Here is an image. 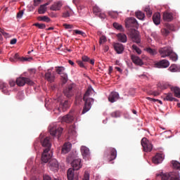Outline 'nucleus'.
I'll return each mask as SVG.
<instances>
[{"instance_id":"obj_1","label":"nucleus","mask_w":180,"mask_h":180,"mask_svg":"<svg viewBox=\"0 0 180 180\" xmlns=\"http://www.w3.org/2000/svg\"><path fill=\"white\" fill-rule=\"evenodd\" d=\"M92 87H88L87 91H86V94H84V96H83V101H84V107H83V111H82V114H85L91 108L92 103H94V100L89 96L93 94Z\"/></svg>"},{"instance_id":"obj_2","label":"nucleus","mask_w":180,"mask_h":180,"mask_svg":"<svg viewBox=\"0 0 180 180\" xmlns=\"http://www.w3.org/2000/svg\"><path fill=\"white\" fill-rule=\"evenodd\" d=\"M41 143L42 146L45 148L44 152L41 154V158H52L53 153L52 152H50L51 148L50 138L46 137L45 139L41 140Z\"/></svg>"},{"instance_id":"obj_3","label":"nucleus","mask_w":180,"mask_h":180,"mask_svg":"<svg viewBox=\"0 0 180 180\" xmlns=\"http://www.w3.org/2000/svg\"><path fill=\"white\" fill-rule=\"evenodd\" d=\"M65 68L63 66H56V72L61 77V81L63 84H65L68 81L67 73H65Z\"/></svg>"},{"instance_id":"obj_4","label":"nucleus","mask_w":180,"mask_h":180,"mask_svg":"<svg viewBox=\"0 0 180 180\" xmlns=\"http://www.w3.org/2000/svg\"><path fill=\"white\" fill-rule=\"evenodd\" d=\"M42 162L46 164V162H49L50 168L52 171H58L59 168L58 162L56 159H49V158H43L41 159Z\"/></svg>"},{"instance_id":"obj_5","label":"nucleus","mask_w":180,"mask_h":180,"mask_svg":"<svg viewBox=\"0 0 180 180\" xmlns=\"http://www.w3.org/2000/svg\"><path fill=\"white\" fill-rule=\"evenodd\" d=\"M141 144L143 148V151L146 153H150L153 148V146L151 142L146 137L141 139Z\"/></svg>"},{"instance_id":"obj_6","label":"nucleus","mask_w":180,"mask_h":180,"mask_svg":"<svg viewBox=\"0 0 180 180\" xmlns=\"http://www.w3.org/2000/svg\"><path fill=\"white\" fill-rule=\"evenodd\" d=\"M77 92V86L75 84H69L64 90V94L68 97L70 98Z\"/></svg>"},{"instance_id":"obj_7","label":"nucleus","mask_w":180,"mask_h":180,"mask_svg":"<svg viewBox=\"0 0 180 180\" xmlns=\"http://www.w3.org/2000/svg\"><path fill=\"white\" fill-rule=\"evenodd\" d=\"M49 131L52 136H58V139H59L63 133V129L53 124L50 126Z\"/></svg>"},{"instance_id":"obj_8","label":"nucleus","mask_w":180,"mask_h":180,"mask_svg":"<svg viewBox=\"0 0 180 180\" xmlns=\"http://www.w3.org/2000/svg\"><path fill=\"white\" fill-rule=\"evenodd\" d=\"M15 82L18 86H23L25 84L33 86L34 84L30 79L27 77H19L16 79Z\"/></svg>"},{"instance_id":"obj_9","label":"nucleus","mask_w":180,"mask_h":180,"mask_svg":"<svg viewBox=\"0 0 180 180\" xmlns=\"http://www.w3.org/2000/svg\"><path fill=\"white\" fill-rule=\"evenodd\" d=\"M159 53L160 56L165 58L172 53V48L171 46H165L159 49Z\"/></svg>"},{"instance_id":"obj_10","label":"nucleus","mask_w":180,"mask_h":180,"mask_svg":"<svg viewBox=\"0 0 180 180\" xmlns=\"http://www.w3.org/2000/svg\"><path fill=\"white\" fill-rule=\"evenodd\" d=\"M162 180H179V174L165 173L160 175Z\"/></svg>"},{"instance_id":"obj_11","label":"nucleus","mask_w":180,"mask_h":180,"mask_svg":"<svg viewBox=\"0 0 180 180\" xmlns=\"http://www.w3.org/2000/svg\"><path fill=\"white\" fill-rule=\"evenodd\" d=\"M125 25L127 27H135L137 28L139 23L135 18H129L126 20Z\"/></svg>"},{"instance_id":"obj_12","label":"nucleus","mask_w":180,"mask_h":180,"mask_svg":"<svg viewBox=\"0 0 180 180\" xmlns=\"http://www.w3.org/2000/svg\"><path fill=\"white\" fill-rule=\"evenodd\" d=\"M67 175L68 180H79L78 173L75 172V169L73 168H69Z\"/></svg>"},{"instance_id":"obj_13","label":"nucleus","mask_w":180,"mask_h":180,"mask_svg":"<svg viewBox=\"0 0 180 180\" xmlns=\"http://www.w3.org/2000/svg\"><path fill=\"white\" fill-rule=\"evenodd\" d=\"M72 169L75 171L79 170L82 167V160L81 159H75L72 161Z\"/></svg>"},{"instance_id":"obj_14","label":"nucleus","mask_w":180,"mask_h":180,"mask_svg":"<svg viewBox=\"0 0 180 180\" xmlns=\"http://www.w3.org/2000/svg\"><path fill=\"white\" fill-rule=\"evenodd\" d=\"M70 108V103L68 101H65L64 103H60V107L55 110L56 113H57V111L59 112H65L67 110L68 108Z\"/></svg>"},{"instance_id":"obj_15","label":"nucleus","mask_w":180,"mask_h":180,"mask_svg":"<svg viewBox=\"0 0 180 180\" xmlns=\"http://www.w3.org/2000/svg\"><path fill=\"white\" fill-rule=\"evenodd\" d=\"M113 48L117 54H122L124 51V46L119 42L114 43Z\"/></svg>"},{"instance_id":"obj_16","label":"nucleus","mask_w":180,"mask_h":180,"mask_svg":"<svg viewBox=\"0 0 180 180\" xmlns=\"http://www.w3.org/2000/svg\"><path fill=\"white\" fill-rule=\"evenodd\" d=\"M155 65L158 68H167L169 67V62L167 60V59H162V60H160L157 63H155Z\"/></svg>"},{"instance_id":"obj_17","label":"nucleus","mask_w":180,"mask_h":180,"mask_svg":"<svg viewBox=\"0 0 180 180\" xmlns=\"http://www.w3.org/2000/svg\"><path fill=\"white\" fill-rule=\"evenodd\" d=\"M131 60L136 65L142 66L144 65L142 59L139 56H136V55H131Z\"/></svg>"},{"instance_id":"obj_18","label":"nucleus","mask_w":180,"mask_h":180,"mask_svg":"<svg viewBox=\"0 0 180 180\" xmlns=\"http://www.w3.org/2000/svg\"><path fill=\"white\" fill-rule=\"evenodd\" d=\"M74 120L75 117L72 112H69L68 115H66L62 117V122L67 123H71L74 121Z\"/></svg>"},{"instance_id":"obj_19","label":"nucleus","mask_w":180,"mask_h":180,"mask_svg":"<svg viewBox=\"0 0 180 180\" xmlns=\"http://www.w3.org/2000/svg\"><path fill=\"white\" fill-rule=\"evenodd\" d=\"M120 98V95L117 92H111L110 94L108 96V101L110 103H115Z\"/></svg>"},{"instance_id":"obj_20","label":"nucleus","mask_w":180,"mask_h":180,"mask_svg":"<svg viewBox=\"0 0 180 180\" xmlns=\"http://www.w3.org/2000/svg\"><path fill=\"white\" fill-rule=\"evenodd\" d=\"M153 21L155 25H159L161 23V14L155 13L153 15Z\"/></svg>"},{"instance_id":"obj_21","label":"nucleus","mask_w":180,"mask_h":180,"mask_svg":"<svg viewBox=\"0 0 180 180\" xmlns=\"http://www.w3.org/2000/svg\"><path fill=\"white\" fill-rule=\"evenodd\" d=\"M131 39L136 44H140L141 43V39L140 36L138 32L134 31V32L131 33Z\"/></svg>"},{"instance_id":"obj_22","label":"nucleus","mask_w":180,"mask_h":180,"mask_svg":"<svg viewBox=\"0 0 180 180\" xmlns=\"http://www.w3.org/2000/svg\"><path fill=\"white\" fill-rule=\"evenodd\" d=\"M72 144L70 142L65 143L62 148V154H68L70 153Z\"/></svg>"},{"instance_id":"obj_23","label":"nucleus","mask_w":180,"mask_h":180,"mask_svg":"<svg viewBox=\"0 0 180 180\" xmlns=\"http://www.w3.org/2000/svg\"><path fill=\"white\" fill-rule=\"evenodd\" d=\"M80 151L82 153V155H83V157H90V150L89 149V148L86 147V146H82L80 148Z\"/></svg>"},{"instance_id":"obj_24","label":"nucleus","mask_w":180,"mask_h":180,"mask_svg":"<svg viewBox=\"0 0 180 180\" xmlns=\"http://www.w3.org/2000/svg\"><path fill=\"white\" fill-rule=\"evenodd\" d=\"M163 20L166 22H171L174 20V16L172 15V13L165 12L163 13Z\"/></svg>"},{"instance_id":"obj_25","label":"nucleus","mask_w":180,"mask_h":180,"mask_svg":"<svg viewBox=\"0 0 180 180\" xmlns=\"http://www.w3.org/2000/svg\"><path fill=\"white\" fill-rule=\"evenodd\" d=\"M13 57L15 61L25 62V61H30L31 60H32V58H23V56L20 58V56L18 53H16Z\"/></svg>"},{"instance_id":"obj_26","label":"nucleus","mask_w":180,"mask_h":180,"mask_svg":"<svg viewBox=\"0 0 180 180\" xmlns=\"http://www.w3.org/2000/svg\"><path fill=\"white\" fill-rule=\"evenodd\" d=\"M45 79L48 82L52 83L55 81L56 77L53 73H51V72H46L45 74Z\"/></svg>"},{"instance_id":"obj_27","label":"nucleus","mask_w":180,"mask_h":180,"mask_svg":"<svg viewBox=\"0 0 180 180\" xmlns=\"http://www.w3.org/2000/svg\"><path fill=\"white\" fill-rule=\"evenodd\" d=\"M62 2L61 1H58L54 3L51 7V10L53 11H60L61 7H62Z\"/></svg>"},{"instance_id":"obj_28","label":"nucleus","mask_w":180,"mask_h":180,"mask_svg":"<svg viewBox=\"0 0 180 180\" xmlns=\"http://www.w3.org/2000/svg\"><path fill=\"white\" fill-rule=\"evenodd\" d=\"M117 37L119 41L126 43L127 41V36L124 33H118Z\"/></svg>"},{"instance_id":"obj_29","label":"nucleus","mask_w":180,"mask_h":180,"mask_svg":"<svg viewBox=\"0 0 180 180\" xmlns=\"http://www.w3.org/2000/svg\"><path fill=\"white\" fill-rule=\"evenodd\" d=\"M49 3H46L43 5H41L38 10L39 14H40V15L44 14L47 11L46 6H49Z\"/></svg>"},{"instance_id":"obj_30","label":"nucleus","mask_w":180,"mask_h":180,"mask_svg":"<svg viewBox=\"0 0 180 180\" xmlns=\"http://www.w3.org/2000/svg\"><path fill=\"white\" fill-rule=\"evenodd\" d=\"M135 16L137 19L140 20H144L146 18L145 13L141 11H136Z\"/></svg>"},{"instance_id":"obj_31","label":"nucleus","mask_w":180,"mask_h":180,"mask_svg":"<svg viewBox=\"0 0 180 180\" xmlns=\"http://www.w3.org/2000/svg\"><path fill=\"white\" fill-rule=\"evenodd\" d=\"M146 51L152 56L158 54V50H156L155 49H152L151 47L146 48Z\"/></svg>"},{"instance_id":"obj_32","label":"nucleus","mask_w":180,"mask_h":180,"mask_svg":"<svg viewBox=\"0 0 180 180\" xmlns=\"http://www.w3.org/2000/svg\"><path fill=\"white\" fill-rule=\"evenodd\" d=\"M7 87H8V85L6 84L5 83L0 84V89L1 90V91L6 95H9V92L7 90Z\"/></svg>"},{"instance_id":"obj_33","label":"nucleus","mask_w":180,"mask_h":180,"mask_svg":"<svg viewBox=\"0 0 180 180\" xmlns=\"http://www.w3.org/2000/svg\"><path fill=\"white\" fill-rule=\"evenodd\" d=\"M144 12L146 13V15L148 18H151L153 15V11L151 10V8L149 6H146L144 8Z\"/></svg>"},{"instance_id":"obj_34","label":"nucleus","mask_w":180,"mask_h":180,"mask_svg":"<svg viewBox=\"0 0 180 180\" xmlns=\"http://www.w3.org/2000/svg\"><path fill=\"white\" fill-rule=\"evenodd\" d=\"M68 133H69V136H75L77 132L75 131V126L74 124L73 125H70V127H69Z\"/></svg>"},{"instance_id":"obj_35","label":"nucleus","mask_w":180,"mask_h":180,"mask_svg":"<svg viewBox=\"0 0 180 180\" xmlns=\"http://www.w3.org/2000/svg\"><path fill=\"white\" fill-rule=\"evenodd\" d=\"M112 26L117 30H119L120 32L124 31L123 26L118 22H113Z\"/></svg>"},{"instance_id":"obj_36","label":"nucleus","mask_w":180,"mask_h":180,"mask_svg":"<svg viewBox=\"0 0 180 180\" xmlns=\"http://www.w3.org/2000/svg\"><path fill=\"white\" fill-rule=\"evenodd\" d=\"M109 151H110V157L112 158H117V152L115 148H109Z\"/></svg>"},{"instance_id":"obj_37","label":"nucleus","mask_w":180,"mask_h":180,"mask_svg":"<svg viewBox=\"0 0 180 180\" xmlns=\"http://www.w3.org/2000/svg\"><path fill=\"white\" fill-rule=\"evenodd\" d=\"M164 101H176V99L173 97L172 94H167L166 97L164 98Z\"/></svg>"},{"instance_id":"obj_38","label":"nucleus","mask_w":180,"mask_h":180,"mask_svg":"<svg viewBox=\"0 0 180 180\" xmlns=\"http://www.w3.org/2000/svg\"><path fill=\"white\" fill-rule=\"evenodd\" d=\"M172 165L173 169L180 170V163L176 160L172 161Z\"/></svg>"},{"instance_id":"obj_39","label":"nucleus","mask_w":180,"mask_h":180,"mask_svg":"<svg viewBox=\"0 0 180 180\" xmlns=\"http://www.w3.org/2000/svg\"><path fill=\"white\" fill-rule=\"evenodd\" d=\"M38 20L39 21H43V22H49L51 21V19L46 15L39 16Z\"/></svg>"},{"instance_id":"obj_40","label":"nucleus","mask_w":180,"mask_h":180,"mask_svg":"<svg viewBox=\"0 0 180 180\" xmlns=\"http://www.w3.org/2000/svg\"><path fill=\"white\" fill-rule=\"evenodd\" d=\"M172 91H174V96L177 98L180 97V89L178 87L172 88Z\"/></svg>"},{"instance_id":"obj_41","label":"nucleus","mask_w":180,"mask_h":180,"mask_svg":"<svg viewBox=\"0 0 180 180\" xmlns=\"http://www.w3.org/2000/svg\"><path fill=\"white\" fill-rule=\"evenodd\" d=\"M132 49L134 51H136V53L139 55H141L142 53V50L136 44L132 45Z\"/></svg>"},{"instance_id":"obj_42","label":"nucleus","mask_w":180,"mask_h":180,"mask_svg":"<svg viewBox=\"0 0 180 180\" xmlns=\"http://www.w3.org/2000/svg\"><path fill=\"white\" fill-rule=\"evenodd\" d=\"M108 15L110 16L112 18H117L118 17V12L117 11H109Z\"/></svg>"},{"instance_id":"obj_43","label":"nucleus","mask_w":180,"mask_h":180,"mask_svg":"<svg viewBox=\"0 0 180 180\" xmlns=\"http://www.w3.org/2000/svg\"><path fill=\"white\" fill-rule=\"evenodd\" d=\"M161 33L164 37H167L168 35H169L170 32L168 29L165 27L161 30Z\"/></svg>"},{"instance_id":"obj_44","label":"nucleus","mask_w":180,"mask_h":180,"mask_svg":"<svg viewBox=\"0 0 180 180\" xmlns=\"http://www.w3.org/2000/svg\"><path fill=\"white\" fill-rule=\"evenodd\" d=\"M162 161H163V159L162 158H152V162L153 164H155L156 165H158V164H161Z\"/></svg>"},{"instance_id":"obj_45","label":"nucleus","mask_w":180,"mask_h":180,"mask_svg":"<svg viewBox=\"0 0 180 180\" xmlns=\"http://www.w3.org/2000/svg\"><path fill=\"white\" fill-rule=\"evenodd\" d=\"M170 59L173 61L178 60V55L176 53L172 52V53L169 55Z\"/></svg>"},{"instance_id":"obj_46","label":"nucleus","mask_w":180,"mask_h":180,"mask_svg":"<svg viewBox=\"0 0 180 180\" xmlns=\"http://www.w3.org/2000/svg\"><path fill=\"white\" fill-rule=\"evenodd\" d=\"M34 25L40 30H44L46 28V25L44 23H34Z\"/></svg>"},{"instance_id":"obj_47","label":"nucleus","mask_w":180,"mask_h":180,"mask_svg":"<svg viewBox=\"0 0 180 180\" xmlns=\"http://www.w3.org/2000/svg\"><path fill=\"white\" fill-rule=\"evenodd\" d=\"M107 41V38L105 36L102 35L100 38H99V44H103Z\"/></svg>"},{"instance_id":"obj_48","label":"nucleus","mask_w":180,"mask_h":180,"mask_svg":"<svg viewBox=\"0 0 180 180\" xmlns=\"http://www.w3.org/2000/svg\"><path fill=\"white\" fill-rule=\"evenodd\" d=\"M73 32H75V34H76L82 35V37H85L86 36L85 32L82 31V30H73Z\"/></svg>"},{"instance_id":"obj_49","label":"nucleus","mask_w":180,"mask_h":180,"mask_svg":"<svg viewBox=\"0 0 180 180\" xmlns=\"http://www.w3.org/2000/svg\"><path fill=\"white\" fill-rule=\"evenodd\" d=\"M110 116L112 117H120V111H115V112H112V113H110Z\"/></svg>"},{"instance_id":"obj_50","label":"nucleus","mask_w":180,"mask_h":180,"mask_svg":"<svg viewBox=\"0 0 180 180\" xmlns=\"http://www.w3.org/2000/svg\"><path fill=\"white\" fill-rule=\"evenodd\" d=\"M165 28L169 31H174V25H172L169 23L165 24Z\"/></svg>"},{"instance_id":"obj_51","label":"nucleus","mask_w":180,"mask_h":180,"mask_svg":"<svg viewBox=\"0 0 180 180\" xmlns=\"http://www.w3.org/2000/svg\"><path fill=\"white\" fill-rule=\"evenodd\" d=\"M24 14V10H20L19 12L17 13L16 18L18 19H21L22 15Z\"/></svg>"},{"instance_id":"obj_52","label":"nucleus","mask_w":180,"mask_h":180,"mask_svg":"<svg viewBox=\"0 0 180 180\" xmlns=\"http://www.w3.org/2000/svg\"><path fill=\"white\" fill-rule=\"evenodd\" d=\"M165 155L162 152H160L156 154L155 158H165Z\"/></svg>"},{"instance_id":"obj_53","label":"nucleus","mask_w":180,"mask_h":180,"mask_svg":"<svg viewBox=\"0 0 180 180\" xmlns=\"http://www.w3.org/2000/svg\"><path fill=\"white\" fill-rule=\"evenodd\" d=\"M147 100L150 101H153V102H158L159 103H160L161 105L163 104L162 101L158 100V99H154V98H151L150 97H147L146 98Z\"/></svg>"},{"instance_id":"obj_54","label":"nucleus","mask_w":180,"mask_h":180,"mask_svg":"<svg viewBox=\"0 0 180 180\" xmlns=\"http://www.w3.org/2000/svg\"><path fill=\"white\" fill-rule=\"evenodd\" d=\"M169 70L172 72H178V69L175 67V65H172L170 68H169Z\"/></svg>"},{"instance_id":"obj_55","label":"nucleus","mask_w":180,"mask_h":180,"mask_svg":"<svg viewBox=\"0 0 180 180\" xmlns=\"http://www.w3.org/2000/svg\"><path fill=\"white\" fill-rule=\"evenodd\" d=\"M70 17V13L69 11H65L63 13V18H68Z\"/></svg>"},{"instance_id":"obj_56","label":"nucleus","mask_w":180,"mask_h":180,"mask_svg":"<svg viewBox=\"0 0 180 180\" xmlns=\"http://www.w3.org/2000/svg\"><path fill=\"white\" fill-rule=\"evenodd\" d=\"M63 26L65 27V28L66 30H69V29H72L73 28V25H70V24L65 23V24H63Z\"/></svg>"},{"instance_id":"obj_57","label":"nucleus","mask_w":180,"mask_h":180,"mask_svg":"<svg viewBox=\"0 0 180 180\" xmlns=\"http://www.w3.org/2000/svg\"><path fill=\"white\" fill-rule=\"evenodd\" d=\"M89 173L88 172H84V177L83 178V180H89Z\"/></svg>"},{"instance_id":"obj_58","label":"nucleus","mask_w":180,"mask_h":180,"mask_svg":"<svg viewBox=\"0 0 180 180\" xmlns=\"http://www.w3.org/2000/svg\"><path fill=\"white\" fill-rule=\"evenodd\" d=\"M77 65H79V66L82 68H85L84 63L82 62V60H77Z\"/></svg>"},{"instance_id":"obj_59","label":"nucleus","mask_w":180,"mask_h":180,"mask_svg":"<svg viewBox=\"0 0 180 180\" xmlns=\"http://www.w3.org/2000/svg\"><path fill=\"white\" fill-rule=\"evenodd\" d=\"M84 0H73V4L77 6L79 4L82 3Z\"/></svg>"},{"instance_id":"obj_60","label":"nucleus","mask_w":180,"mask_h":180,"mask_svg":"<svg viewBox=\"0 0 180 180\" xmlns=\"http://www.w3.org/2000/svg\"><path fill=\"white\" fill-rule=\"evenodd\" d=\"M0 32L6 38L9 37V34L7 32H5L3 30H0Z\"/></svg>"},{"instance_id":"obj_61","label":"nucleus","mask_w":180,"mask_h":180,"mask_svg":"<svg viewBox=\"0 0 180 180\" xmlns=\"http://www.w3.org/2000/svg\"><path fill=\"white\" fill-rule=\"evenodd\" d=\"M100 12V8L96 7V6H94L93 7V13H98Z\"/></svg>"},{"instance_id":"obj_62","label":"nucleus","mask_w":180,"mask_h":180,"mask_svg":"<svg viewBox=\"0 0 180 180\" xmlns=\"http://www.w3.org/2000/svg\"><path fill=\"white\" fill-rule=\"evenodd\" d=\"M39 146V142H38V141H36V142L34 143V147L35 151H38Z\"/></svg>"},{"instance_id":"obj_63","label":"nucleus","mask_w":180,"mask_h":180,"mask_svg":"<svg viewBox=\"0 0 180 180\" xmlns=\"http://www.w3.org/2000/svg\"><path fill=\"white\" fill-rule=\"evenodd\" d=\"M82 60H83V62H89L90 58H88V56H83L82 57Z\"/></svg>"},{"instance_id":"obj_64","label":"nucleus","mask_w":180,"mask_h":180,"mask_svg":"<svg viewBox=\"0 0 180 180\" xmlns=\"http://www.w3.org/2000/svg\"><path fill=\"white\" fill-rule=\"evenodd\" d=\"M15 83L16 82L13 81V80H10L9 81V85L11 86V87H13L15 85Z\"/></svg>"}]
</instances>
